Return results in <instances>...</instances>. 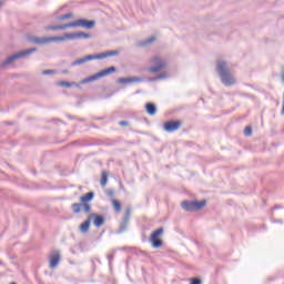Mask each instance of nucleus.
I'll list each match as a JSON object with an SVG mask.
<instances>
[{
	"instance_id": "nucleus-5",
	"label": "nucleus",
	"mask_w": 284,
	"mask_h": 284,
	"mask_svg": "<svg viewBox=\"0 0 284 284\" xmlns=\"http://www.w3.org/2000/svg\"><path fill=\"white\" fill-rule=\"evenodd\" d=\"M37 52V48H31V49H27L24 51H20L18 53H14L10 57H8L4 61H2V63L0 64L1 68H6L12 63H14V61H17V59H23V57H29V54H32Z\"/></svg>"
},
{
	"instance_id": "nucleus-23",
	"label": "nucleus",
	"mask_w": 284,
	"mask_h": 284,
	"mask_svg": "<svg viewBox=\"0 0 284 284\" xmlns=\"http://www.w3.org/2000/svg\"><path fill=\"white\" fill-rule=\"evenodd\" d=\"M112 203L115 212H121V202H119V200H113Z\"/></svg>"
},
{
	"instance_id": "nucleus-26",
	"label": "nucleus",
	"mask_w": 284,
	"mask_h": 284,
	"mask_svg": "<svg viewBox=\"0 0 284 284\" xmlns=\"http://www.w3.org/2000/svg\"><path fill=\"white\" fill-rule=\"evenodd\" d=\"M162 79H168V74L165 73L159 74L155 78H153L152 81H161Z\"/></svg>"
},
{
	"instance_id": "nucleus-9",
	"label": "nucleus",
	"mask_w": 284,
	"mask_h": 284,
	"mask_svg": "<svg viewBox=\"0 0 284 284\" xmlns=\"http://www.w3.org/2000/svg\"><path fill=\"white\" fill-rule=\"evenodd\" d=\"M151 62L155 65L150 68V72H161V70L166 65L165 61H163L159 55L153 57Z\"/></svg>"
},
{
	"instance_id": "nucleus-2",
	"label": "nucleus",
	"mask_w": 284,
	"mask_h": 284,
	"mask_svg": "<svg viewBox=\"0 0 284 284\" xmlns=\"http://www.w3.org/2000/svg\"><path fill=\"white\" fill-rule=\"evenodd\" d=\"M97 22L94 20H87V19H78L73 22H69L67 24H58V26H48L45 30H68V28H85L87 30H92Z\"/></svg>"
},
{
	"instance_id": "nucleus-38",
	"label": "nucleus",
	"mask_w": 284,
	"mask_h": 284,
	"mask_svg": "<svg viewBox=\"0 0 284 284\" xmlns=\"http://www.w3.org/2000/svg\"><path fill=\"white\" fill-rule=\"evenodd\" d=\"M11 284H17V283L12 282Z\"/></svg>"
},
{
	"instance_id": "nucleus-20",
	"label": "nucleus",
	"mask_w": 284,
	"mask_h": 284,
	"mask_svg": "<svg viewBox=\"0 0 284 284\" xmlns=\"http://www.w3.org/2000/svg\"><path fill=\"white\" fill-rule=\"evenodd\" d=\"M58 85H60L61 88H72L73 85H75V88H79V84H77V82H68V81H60Z\"/></svg>"
},
{
	"instance_id": "nucleus-22",
	"label": "nucleus",
	"mask_w": 284,
	"mask_h": 284,
	"mask_svg": "<svg viewBox=\"0 0 284 284\" xmlns=\"http://www.w3.org/2000/svg\"><path fill=\"white\" fill-rule=\"evenodd\" d=\"M82 204L81 203H73L71 205V210L74 214H79L81 212Z\"/></svg>"
},
{
	"instance_id": "nucleus-18",
	"label": "nucleus",
	"mask_w": 284,
	"mask_h": 284,
	"mask_svg": "<svg viewBox=\"0 0 284 284\" xmlns=\"http://www.w3.org/2000/svg\"><path fill=\"white\" fill-rule=\"evenodd\" d=\"M94 199V192H88L87 194L82 195L80 197V201L82 203H90V201H92Z\"/></svg>"
},
{
	"instance_id": "nucleus-19",
	"label": "nucleus",
	"mask_w": 284,
	"mask_h": 284,
	"mask_svg": "<svg viewBox=\"0 0 284 284\" xmlns=\"http://www.w3.org/2000/svg\"><path fill=\"white\" fill-rule=\"evenodd\" d=\"M92 220H90V216L88 217V220H85L81 225H80V230L81 232H88V230H90V223Z\"/></svg>"
},
{
	"instance_id": "nucleus-12",
	"label": "nucleus",
	"mask_w": 284,
	"mask_h": 284,
	"mask_svg": "<svg viewBox=\"0 0 284 284\" xmlns=\"http://www.w3.org/2000/svg\"><path fill=\"white\" fill-rule=\"evenodd\" d=\"M89 219L93 221V225L95 227H101L105 223V217L103 215H99L97 213L89 214Z\"/></svg>"
},
{
	"instance_id": "nucleus-14",
	"label": "nucleus",
	"mask_w": 284,
	"mask_h": 284,
	"mask_svg": "<svg viewBox=\"0 0 284 284\" xmlns=\"http://www.w3.org/2000/svg\"><path fill=\"white\" fill-rule=\"evenodd\" d=\"M118 54H119L118 50L105 51V52L95 54V59H108V57H118Z\"/></svg>"
},
{
	"instance_id": "nucleus-16",
	"label": "nucleus",
	"mask_w": 284,
	"mask_h": 284,
	"mask_svg": "<svg viewBox=\"0 0 284 284\" xmlns=\"http://www.w3.org/2000/svg\"><path fill=\"white\" fill-rule=\"evenodd\" d=\"M156 41V37L152 36L145 40L138 42L139 48H145V45H150V43H154Z\"/></svg>"
},
{
	"instance_id": "nucleus-10",
	"label": "nucleus",
	"mask_w": 284,
	"mask_h": 284,
	"mask_svg": "<svg viewBox=\"0 0 284 284\" xmlns=\"http://www.w3.org/2000/svg\"><path fill=\"white\" fill-rule=\"evenodd\" d=\"M181 128V121L179 120H171L163 124V130L165 132H176Z\"/></svg>"
},
{
	"instance_id": "nucleus-36",
	"label": "nucleus",
	"mask_w": 284,
	"mask_h": 284,
	"mask_svg": "<svg viewBox=\"0 0 284 284\" xmlns=\"http://www.w3.org/2000/svg\"><path fill=\"white\" fill-rule=\"evenodd\" d=\"M0 6H3V1L0 0Z\"/></svg>"
},
{
	"instance_id": "nucleus-32",
	"label": "nucleus",
	"mask_w": 284,
	"mask_h": 284,
	"mask_svg": "<svg viewBox=\"0 0 284 284\" xmlns=\"http://www.w3.org/2000/svg\"><path fill=\"white\" fill-rule=\"evenodd\" d=\"M108 194H109V196H112V194H114V191L110 190V191L108 192Z\"/></svg>"
},
{
	"instance_id": "nucleus-17",
	"label": "nucleus",
	"mask_w": 284,
	"mask_h": 284,
	"mask_svg": "<svg viewBox=\"0 0 284 284\" xmlns=\"http://www.w3.org/2000/svg\"><path fill=\"white\" fill-rule=\"evenodd\" d=\"M145 111L150 114V116H154V114H156V105L154 103H146Z\"/></svg>"
},
{
	"instance_id": "nucleus-6",
	"label": "nucleus",
	"mask_w": 284,
	"mask_h": 284,
	"mask_svg": "<svg viewBox=\"0 0 284 284\" xmlns=\"http://www.w3.org/2000/svg\"><path fill=\"white\" fill-rule=\"evenodd\" d=\"M205 200L202 201H183L181 203L182 210L184 212H199V210H203L205 207Z\"/></svg>"
},
{
	"instance_id": "nucleus-29",
	"label": "nucleus",
	"mask_w": 284,
	"mask_h": 284,
	"mask_svg": "<svg viewBox=\"0 0 284 284\" xmlns=\"http://www.w3.org/2000/svg\"><path fill=\"white\" fill-rule=\"evenodd\" d=\"M201 283H203L201 281V278H191V283L190 284H201Z\"/></svg>"
},
{
	"instance_id": "nucleus-1",
	"label": "nucleus",
	"mask_w": 284,
	"mask_h": 284,
	"mask_svg": "<svg viewBox=\"0 0 284 284\" xmlns=\"http://www.w3.org/2000/svg\"><path fill=\"white\" fill-rule=\"evenodd\" d=\"M74 39H92V34L85 33L83 31L73 32V33H64L63 36H54V37H30L29 41L31 43H34L36 45H45V43H61L63 41L68 40H74Z\"/></svg>"
},
{
	"instance_id": "nucleus-7",
	"label": "nucleus",
	"mask_w": 284,
	"mask_h": 284,
	"mask_svg": "<svg viewBox=\"0 0 284 284\" xmlns=\"http://www.w3.org/2000/svg\"><path fill=\"white\" fill-rule=\"evenodd\" d=\"M161 234H163V227L155 230L149 239L151 246L154 250H159V247H163V241L161 239H159V236H161Z\"/></svg>"
},
{
	"instance_id": "nucleus-34",
	"label": "nucleus",
	"mask_w": 284,
	"mask_h": 284,
	"mask_svg": "<svg viewBox=\"0 0 284 284\" xmlns=\"http://www.w3.org/2000/svg\"><path fill=\"white\" fill-rule=\"evenodd\" d=\"M0 265H6V264L3 263V261L0 260Z\"/></svg>"
},
{
	"instance_id": "nucleus-15",
	"label": "nucleus",
	"mask_w": 284,
	"mask_h": 284,
	"mask_svg": "<svg viewBox=\"0 0 284 284\" xmlns=\"http://www.w3.org/2000/svg\"><path fill=\"white\" fill-rule=\"evenodd\" d=\"M141 81H143V79L136 77L118 79V83H141Z\"/></svg>"
},
{
	"instance_id": "nucleus-27",
	"label": "nucleus",
	"mask_w": 284,
	"mask_h": 284,
	"mask_svg": "<svg viewBox=\"0 0 284 284\" xmlns=\"http://www.w3.org/2000/svg\"><path fill=\"white\" fill-rule=\"evenodd\" d=\"M244 134H245V136H250L252 134V126H246L244 129Z\"/></svg>"
},
{
	"instance_id": "nucleus-37",
	"label": "nucleus",
	"mask_w": 284,
	"mask_h": 284,
	"mask_svg": "<svg viewBox=\"0 0 284 284\" xmlns=\"http://www.w3.org/2000/svg\"><path fill=\"white\" fill-rule=\"evenodd\" d=\"M78 121H85L84 119H78Z\"/></svg>"
},
{
	"instance_id": "nucleus-35",
	"label": "nucleus",
	"mask_w": 284,
	"mask_h": 284,
	"mask_svg": "<svg viewBox=\"0 0 284 284\" xmlns=\"http://www.w3.org/2000/svg\"><path fill=\"white\" fill-rule=\"evenodd\" d=\"M68 119H74L72 115H68Z\"/></svg>"
},
{
	"instance_id": "nucleus-11",
	"label": "nucleus",
	"mask_w": 284,
	"mask_h": 284,
	"mask_svg": "<svg viewBox=\"0 0 284 284\" xmlns=\"http://www.w3.org/2000/svg\"><path fill=\"white\" fill-rule=\"evenodd\" d=\"M49 258H50L49 267L51 270H54L57 267V265H59V262L61 261V252L53 251L50 254Z\"/></svg>"
},
{
	"instance_id": "nucleus-8",
	"label": "nucleus",
	"mask_w": 284,
	"mask_h": 284,
	"mask_svg": "<svg viewBox=\"0 0 284 284\" xmlns=\"http://www.w3.org/2000/svg\"><path fill=\"white\" fill-rule=\"evenodd\" d=\"M130 216H132V209L128 207L124 213L123 221L120 223L118 234H123L128 230V225H130Z\"/></svg>"
},
{
	"instance_id": "nucleus-4",
	"label": "nucleus",
	"mask_w": 284,
	"mask_h": 284,
	"mask_svg": "<svg viewBox=\"0 0 284 284\" xmlns=\"http://www.w3.org/2000/svg\"><path fill=\"white\" fill-rule=\"evenodd\" d=\"M116 72V67H110L108 69H103L100 72L84 78L80 83L83 85L85 83H92V81H99V79H103V77H110V74H114Z\"/></svg>"
},
{
	"instance_id": "nucleus-21",
	"label": "nucleus",
	"mask_w": 284,
	"mask_h": 284,
	"mask_svg": "<svg viewBox=\"0 0 284 284\" xmlns=\"http://www.w3.org/2000/svg\"><path fill=\"white\" fill-rule=\"evenodd\" d=\"M100 185L102 187H105L108 185V171H102L101 180H100Z\"/></svg>"
},
{
	"instance_id": "nucleus-25",
	"label": "nucleus",
	"mask_w": 284,
	"mask_h": 284,
	"mask_svg": "<svg viewBox=\"0 0 284 284\" xmlns=\"http://www.w3.org/2000/svg\"><path fill=\"white\" fill-rule=\"evenodd\" d=\"M59 21H65V19H72V13H64L58 17Z\"/></svg>"
},
{
	"instance_id": "nucleus-3",
	"label": "nucleus",
	"mask_w": 284,
	"mask_h": 284,
	"mask_svg": "<svg viewBox=\"0 0 284 284\" xmlns=\"http://www.w3.org/2000/svg\"><path fill=\"white\" fill-rule=\"evenodd\" d=\"M216 72H217L223 85H226V88H230L231 85H234V83H236L234 75H232L230 68L227 67V62H225L223 60L217 61Z\"/></svg>"
},
{
	"instance_id": "nucleus-30",
	"label": "nucleus",
	"mask_w": 284,
	"mask_h": 284,
	"mask_svg": "<svg viewBox=\"0 0 284 284\" xmlns=\"http://www.w3.org/2000/svg\"><path fill=\"white\" fill-rule=\"evenodd\" d=\"M119 125H121L122 128H128V125H130V122H128V121H120Z\"/></svg>"
},
{
	"instance_id": "nucleus-13",
	"label": "nucleus",
	"mask_w": 284,
	"mask_h": 284,
	"mask_svg": "<svg viewBox=\"0 0 284 284\" xmlns=\"http://www.w3.org/2000/svg\"><path fill=\"white\" fill-rule=\"evenodd\" d=\"M97 60L95 54H89L87 57L80 58L73 62H71V68H74L77 65H83V63H88V61H94Z\"/></svg>"
},
{
	"instance_id": "nucleus-24",
	"label": "nucleus",
	"mask_w": 284,
	"mask_h": 284,
	"mask_svg": "<svg viewBox=\"0 0 284 284\" xmlns=\"http://www.w3.org/2000/svg\"><path fill=\"white\" fill-rule=\"evenodd\" d=\"M81 205L87 214L91 212L92 206L88 202H82Z\"/></svg>"
},
{
	"instance_id": "nucleus-31",
	"label": "nucleus",
	"mask_w": 284,
	"mask_h": 284,
	"mask_svg": "<svg viewBox=\"0 0 284 284\" xmlns=\"http://www.w3.org/2000/svg\"><path fill=\"white\" fill-rule=\"evenodd\" d=\"M108 258H109L110 263H112V261L114 260V255L113 254L108 255Z\"/></svg>"
},
{
	"instance_id": "nucleus-33",
	"label": "nucleus",
	"mask_w": 284,
	"mask_h": 284,
	"mask_svg": "<svg viewBox=\"0 0 284 284\" xmlns=\"http://www.w3.org/2000/svg\"><path fill=\"white\" fill-rule=\"evenodd\" d=\"M281 207H283V206H281V205H275V206H274V210H281Z\"/></svg>"
},
{
	"instance_id": "nucleus-28",
	"label": "nucleus",
	"mask_w": 284,
	"mask_h": 284,
	"mask_svg": "<svg viewBox=\"0 0 284 284\" xmlns=\"http://www.w3.org/2000/svg\"><path fill=\"white\" fill-rule=\"evenodd\" d=\"M42 74H44V75L57 74V71H54V70H44V71H42Z\"/></svg>"
}]
</instances>
